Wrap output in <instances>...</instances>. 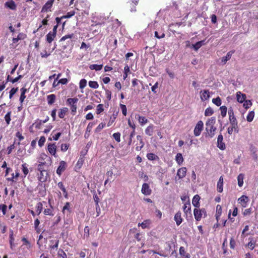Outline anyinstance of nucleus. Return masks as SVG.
Masks as SVG:
<instances>
[{
	"mask_svg": "<svg viewBox=\"0 0 258 258\" xmlns=\"http://www.w3.org/2000/svg\"><path fill=\"white\" fill-rule=\"evenodd\" d=\"M84 162V156H81L79 159H78L75 166V170L77 172H79L81 167H82Z\"/></svg>",
	"mask_w": 258,
	"mask_h": 258,
	"instance_id": "obj_16",
	"label": "nucleus"
},
{
	"mask_svg": "<svg viewBox=\"0 0 258 258\" xmlns=\"http://www.w3.org/2000/svg\"><path fill=\"white\" fill-rule=\"evenodd\" d=\"M151 224V220L148 219L144 220L142 223H139L138 224V226H141L143 229L149 228Z\"/></svg>",
	"mask_w": 258,
	"mask_h": 258,
	"instance_id": "obj_21",
	"label": "nucleus"
},
{
	"mask_svg": "<svg viewBox=\"0 0 258 258\" xmlns=\"http://www.w3.org/2000/svg\"><path fill=\"white\" fill-rule=\"evenodd\" d=\"M244 178V174L243 173H240L237 177V183L239 187H241L243 185V180Z\"/></svg>",
	"mask_w": 258,
	"mask_h": 258,
	"instance_id": "obj_23",
	"label": "nucleus"
},
{
	"mask_svg": "<svg viewBox=\"0 0 258 258\" xmlns=\"http://www.w3.org/2000/svg\"><path fill=\"white\" fill-rule=\"evenodd\" d=\"M19 176V173L18 171H16L15 174L14 173H13L12 174V177L8 178V180L14 181L15 179H16L17 177H18Z\"/></svg>",
	"mask_w": 258,
	"mask_h": 258,
	"instance_id": "obj_56",
	"label": "nucleus"
},
{
	"mask_svg": "<svg viewBox=\"0 0 258 258\" xmlns=\"http://www.w3.org/2000/svg\"><path fill=\"white\" fill-rule=\"evenodd\" d=\"M19 70L17 71V74L18 75V77L13 79L12 81V83L14 84L18 82L19 80L23 78V76L19 74Z\"/></svg>",
	"mask_w": 258,
	"mask_h": 258,
	"instance_id": "obj_60",
	"label": "nucleus"
},
{
	"mask_svg": "<svg viewBox=\"0 0 258 258\" xmlns=\"http://www.w3.org/2000/svg\"><path fill=\"white\" fill-rule=\"evenodd\" d=\"M236 97L237 101L240 103H243L246 99V95L240 91L236 93Z\"/></svg>",
	"mask_w": 258,
	"mask_h": 258,
	"instance_id": "obj_17",
	"label": "nucleus"
},
{
	"mask_svg": "<svg viewBox=\"0 0 258 258\" xmlns=\"http://www.w3.org/2000/svg\"><path fill=\"white\" fill-rule=\"evenodd\" d=\"M179 253L181 255L184 256L185 258H189V257H190L189 254L186 253L185 249L183 247H180Z\"/></svg>",
	"mask_w": 258,
	"mask_h": 258,
	"instance_id": "obj_39",
	"label": "nucleus"
},
{
	"mask_svg": "<svg viewBox=\"0 0 258 258\" xmlns=\"http://www.w3.org/2000/svg\"><path fill=\"white\" fill-rule=\"evenodd\" d=\"M120 108L121 109V111H122V114L124 115V116H126V114H127V109H126V106L124 104H120Z\"/></svg>",
	"mask_w": 258,
	"mask_h": 258,
	"instance_id": "obj_63",
	"label": "nucleus"
},
{
	"mask_svg": "<svg viewBox=\"0 0 258 258\" xmlns=\"http://www.w3.org/2000/svg\"><path fill=\"white\" fill-rule=\"evenodd\" d=\"M175 159L177 164L179 166L182 165L184 161L183 157L181 153H177Z\"/></svg>",
	"mask_w": 258,
	"mask_h": 258,
	"instance_id": "obj_24",
	"label": "nucleus"
},
{
	"mask_svg": "<svg viewBox=\"0 0 258 258\" xmlns=\"http://www.w3.org/2000/svg\"><path fill=\"white\" fill-rule=\"evenodd\" d=\"M229 116V120L230 122H237L236 117H235L233 109L232 107H230L228 111Z\"/></svg>",
	"mask_w": 258,
	"mask_h": 258,
	"instance_id": "obj_18",
	"label": "nucleus"
},
{
	"mask_svg": "<svg viewBox=\"0 0 258 258\" xmlns=\"http://www.w3.org/2000/svg\"><path fill=\"white\" fill-rule=\"evenodd\" d=\"M130 72V67L126 65L124 68L123 80H125Z\"/></svg>",
	"mask_w": 258,
	"mask_h": 258,
	"instance_id": "obj_45",
	"label": "nucleus"
},
{
	"mask_svg": "<svg viewBox=\"0 0 258 258\" xmlns=\"http://www.w3.org/2000/svg\"><path fill=\"white\" fill-rule=\"evenodd\" d=\"M11 112L9 111L5 116V121H6L7 124H10V121L11 120Z\"/></svg>",
	"mask_w": 258,
	"mask_h": 258,
	"instance_id": "obj_53",
	"label": "nucleus"
},
{
	"mask_svg": "<svg viewBox=\"0 0 258 258\" xmlns=\"http://www.w3.org/2000/svg\"><path fill=\"white\" fill-rule=\"evenodd\" d=\"M221 115L222 117H225L226 116L227 109L226 106H222L220 107Z\"/></svg>",
	"mask_w": 258,
	"mask_h": 258,
	"instance_id": "obj_38",
	"label": "nucleus"
},
{
	"mask_svg": "<svg viewBox=\"0 0 258 258\" xmlns=\"http://www.w3.org/2000/svg\"><path fill=\"white\" fill-rule=\"evenodd\" d=\"M147 157L150 160H154L156 159L157 156L153 153H149L147 155Z\"/></svg>",
	"mask_w": 258,
	"mask_h": 258,
	"instance_id": "obj_62",
	"label": "nucleus"
},
{
	"mask_svg": "<svg viewBox=\"0 0 258 258\" xmlns=\"http://www.w3.org/2000/svg\"><path fill=\"white\" fill-rule=\"evenodd\" d=\"M104 110L103 105L102 104H99L97 106L96 113L97 114H100Z\"/></svg>",
	"mask_w": 258,
	"mask_h": 258,
	"instance_id": "obj_51",
	"label": "nucleus"
},
{
	"mask_svg": "<svg viewBox=\"0 0 258 258\" xmlns=\"http://www.w3.org/2000/svg\"><path fill=\"white\" fill-rule=\"evenodd\" d=\"M75 6L77 10L85 12L89 9L90 4L86 1L77 0L75 4Z\"/></svg>",
	"mask_w": 258,
	"mask_h": 258,
	"instance_id": "obj_2",
	"label": "nucleus"
},
{
	"mask_svg": "<svg viewBox=\"0 0 258 258\" xmlns=\"http://www.w3.org/2000/svg\"><path fill=\"white\" fill-rule=\"evenodd\" d=\"M113 137L117 142H120V134L119 133H115L113 134Z\"/></svg>",
	"mask_w": 258,
	"mask_h": 258,
	"instance_id": "obj_58",
	"label": "nucleus"
},
{
	"mask_svg": "<svg viewBox=\"0 0 258 258\" xmlns=\"http://www.w3.org/2000/svg\"><path fill=\"white\" fill-rule=\"evenodd\" d=\"M74 35L73 33L66 35L61 38L59 41L60 42L64 41L66 40L69 39V40L68 41V42L69 44H70V42H71V39L74 37Z\"/></svg>",
	"mask_w": 258,
	"mask_h": 258,
	"instance_id": "obj_28",
	"label": "nucleus"
},
{
	"mask_svg": "<svg viewBox=\"0 0 258 258\" xmlns=\"http://www.w3.org/2000/svg\"><path fill=\"white\" fill-rule=\"evenodd\" d=\"M57 185H58V187L60 189H61L62 190V191H63V194L64 195V197L67 198L68 197L67 191L64 186H63L62 182H59L57 184Z\"/></svg>",
	"mask_w": 258,
	"mask_h": 258,
	"instance_id": "obj_37",
	"label": "nucleus"
},
{
	"mask_svg": "<svg viewBox=\"0 0 258 258\" xmlns=\"http://www.w3.org/2000/svg\"><path fill=\"white\" fill-rule=\"evenodd\" d=\"M89 86L90 88L97 89L99 87V85L96 81H90L89 82Z\"/></svg>",
	"mask_w": 258,
	"mask_h": 258,
	"instance_id": "obj_43",
	"label": "nucleus"
},
{
	"mask_svg": "<svg viewBox=\"0 0 258 258\" xmlns=\"http://www.w3.org/2000/svg\"><path fill=\"white\" fill-rule=\"evenodd\" d=\"M43 124L42 120H38L35 123L33 124V125L35 126V128H40V126Z\"/></svg>",
	"mask_w": 258,
	"mask_h": 258,
	"instance_id": "obj_61",
	"label": "nucleus"
},
{
	"mask_svg": "<svg viewBox=\"0 0 258 258\" xmlns=\"http://www.w3.org/2000/svg\"><path fill=\"white\" fill-rule=\"evenodd\" d=\"M204 40L197 42L195 44H192V46L195 50H198L202 45L204 44Z\"/></svg>",
	"mask_w": 258,
	"mask_h": 258,
	"instance_id": "obj_34",
	"label": "nucleus"
},
{
	"mask_svg": "<svg viewBox=\"0 0 258 258\" xmlns=\"http://www.w3.org/2000/svg\"><path fill=\"white\" fill-rule=\"evenodd\" d=\"M174 220L177 225H179L182 222V218H181V214L180 212H178L175 214L174 217Z\"/></svg>",
	"mask_w": 258,
	"mask_h": 258,
	"instance_id": "obj_20",
	"label": "nucleus"
},
{
	"mask_svg": "<svg viewBox=\"0 0 258 258\" xmlns=\"http://www.w3.org/2000/svg\"><path fill=\"white\" fill-rule=\"evenodd\" d=\"M58 255L62 258H67V254L62 249H59L57 252Z\"/></svg>",
	"mask_w": 258,
	"mask_h": 258,
	"instance_id": "obj_57",
	"label": "nucleus"
},
{
	"mask_svg": "<svg viewBox=\"0 0 258 258\" xmlns=\"http://www.w3.org/2000/svg\"><path fill=\"white\" fill-rule=\"evenodd\" d=\"M36 212L38 213V215L40 214L42 210V203H38L36 206Z\"/></svg>",
	"mask_w": 258,
	"mask_h": 258,
	"instance_id": "obj_54",
	"label": "nucleus"
},
{
	"mask_svg": "<svg viewBox=\"0 0 258 258\" xmlns=\"http://www.w3.org/2000/svg\"><path fill=\"white\" fill-rule=\"evenodd\" d=\"M87 85V80L85 79H82L80 80L79 83V87L81 89H83Z\"/></svg>",
	"mask_w": 258,
	"mask_h": 258,
	"instance_id": "obj_46",
	"label": "nucleus"
},
{
	"mask_svg": "<svg viewBox=\"0 0 258 258\" xmlns=\"http://www.w3.org/2000/svg\"><path fill=\"white\" fill-rule=\"evenodd\" d=\"M238 204L242 207L245 208L247 207L248 203L249 202V198L245 196L242 195L237 200Z\"/></svg>",
	"mask_w": 258,
	"mask_h": 258,
	"instance_id": "obj_8",
	"label": "nucleus"
},
{
	"mask_svg": "<svg viewBox=\"0 0 258 258\" xmlns=\"http://www.w3.org/2000/svg\"><path fill=\"white\" fill-rule=\"evenodd\" d=\"M222 214V207L220 205H218L216 206V219L217 221L218 222L220 216Z\"/></svg>",
	"mask_w": 258,
	"mask_h": 258,
	"instance_id": "obj_26",
	"label": "nucleus"
},
{
	"mask_svg": "<svg viewBox=\"0 0 258 258\" xmlns=\"http://www.w3.org/2000/svg\"><path fill=\"white\" fill-rule=\"evenodd\" d=\"M216 119L214 117L209 118L206 122V131L207 133V136L212 138L215 136L216 127L214 126Z\"/></svg>",
	"mask_w": 258,
	"mask_h": 258,
	"instance_id": "obj_1",
	"label": "nucleus"
},
{
	"mask_svg": "<svg viewBox=\"0 0 258 258\" xmlns=\"http://www.w3.org/2000/svg\"><path fill=\"white\" fill-rule=\"evenodd\" d=\"M75 14V12L74 11H70L68 12L66 15L62 16L61 18L63 19H68L72 17Z\"/></svg>",
	"mask_w": 258,
	"mask_h": 258,
	"instance_id": "obj_50",
	"label": "nucleus"
},
{
	"mask_svg": "<svg viewBox=\"0 0 258 258\" xmlns=\"http://www.w3.org/2000/svg\"><path fill=\"white\" fill-rule=\"evenodd\" d=\"M136 118L138 119L141 125L143 126L148 122V119L145 117L142 116L139 114L136 115Z\"/></svg>",
	"mask_w": 258,
	"mask_h": 258,
	"instance_id": "obj_19",
	"label": "nucleus"
},
{
	"mask_svg": "<svg viewBox=\"0 0 258 258\" xmlns=\"http://www.w3.org/2000/svg\"><path fill=\"white\" fill-rule=\"evenodd\" d=\"M22 170L24 174V176H26L29 172V170L28 169L26 163H24L22 165Z\"/></svg>",
	"mask_w": 258,
	"mask_h": 258,
	"instance_id": "obj_48",
	"label": "nucleus"
},
{
	"mask_svg": "<svg viewBox=\"0 0 258 258\" xmlns=\"http://www.w3.org/2000/svg\"><path fill=\"white\" fill-rule=\"evenodd\" d=\"M232 53V51H229L226 54V56L221 58V62L222 64H225L226 62L231 58Z\"/></svg>",
	"mask_w": 258,
	"mask_h": 258,
	"instance_id": "obj_27",
	"label": "nucleus"
},
{
	"mask_svg": "<svg viewBox=\"0 0 258 258\" xmlns=\"http://www.w3.org/2000/svg\"><path fill=\"white\" fill-rule=\"evenodd\" d=\"M141 192L143 195L145 196H149L151 194L152 190L148 183H144L143 184Z\"/></svg>",
	"mask_w": 258,
	"mask_h": 258,
	"instance_id": "obj_10",
	"label": "nucleus"
},
{
	"mask_svg": "<svg viewBox=\"0 0 258 258\" xmlns=\"http://www.w3.org/2000/svg\"><path fill=\"white\" fill-rule=\"evenodd\" d=\"M223 136L221 134L219 135L217 138V147L221 150H224L225 149V144L223 142Z\"/></svg>",
	"mask_w": 258,
	"mask_h": 258,
	"instance_id": "obj_14",
	"label": "nucleus"
},
{
	"mask_svg": "<svg viewBox=\"0 0 258 258\" xmlns=\"http://www.w3.org/2000/svg\"><path fill=\"white\" fill-rule=\"evenodd\" d=\"M47 149L51 155L56 157V146L55 144H49L47 146Z\"/></svg>",
	"mask_w": 258,
	"mask_h": 258,
	"instance_id": "obj_15",
	"label": "nucleus"
},
{
	"mask_svg": "<svg viewBox=\"0 0 258 258\" xmlns=\"http://www.w3.org/2000/svg\"><path fill=\"white\" fill-rule=\"evenodd\" d=\"M243 105L245 108L247 109V108H249L252 105V103L250 100H245L243 102Z\"/></svg>",
	"mask_w": 258,
	"mask_h": 258,
	"instance_id": "obj_55",
	"label": "nucleus"
},
{
	"mask_svg": "<svg viewBox=\"0 0 258 258\" xmlns=\"http://www.w3.org/2000/svg\"><path fill=\"white\" fill-rule=\"evenodd\" d=\"M55 95L54 94L48 95L47 97L48 104H52V103H53L55 100Z\"/></svg>",
	"mask_w": 258,
	"mask_h": 258,
	"instance_id": "obj_35",
	"label": "nucleus"
},
{
	"mask_svg": "<svg viewBox=\"0 0 258 258\" xmlns=\"http://www.w3.org/2000/svg\"><path fill=\"white\" fill-rule=\"evenodd\" d=\"M200 200V197L199 195H195L192 200V204L196 208H199L200 207L199 201Z\"/></svg>",
	"mask_w": 258,
	"mask_h": 258,
	"instance_id": "obj_25",
	"label": "nucleus"
},
{
	"mask_svg": "<svg viewBox=\"0 0 258 258\" xmlns=\"http://www.w3.org/2000/svg\"><path fill=\"white\" fill-rule=\"evenodd\" d=\"M18 88H13L11 89L9 92V98L10 99H12L13 95L16 93V92L18 91Z\"/></svg>",
	"mask_w": 258,
	"mask_h": 258,
	"instance_id": "obj_52",
	"label": "nucleus"
},
{
	"mask_svg": "<svg viewBox=\"0 0 258 258\" xmlns=\"http://www.w3.org/2000/svg\"><path fill=\"white\" fill-rule=\"evenodd\" d=\"M212 102L217 106H220L221 104V100L219 97L212 99Z\"/></svg>",
	"mask_w": 258,
	"mask_h": 258,
	"instance_id": "obj_47",
	"label": "nucleus"
},
{
	"mask_svg": "<svg viewBox=\"0 0 258 258\" xmlns=\"http://www.w3.org/2000/svg\"><path fill=\"white\" fill-rule=\"evenodd\" d=\"M78 101V99L76 98H69L67 99V103L70 106L76 104Z\"/></svg>",
	"mask_w": 258,
	"mask_h": 258,
	"instance_id": "obj_40",
	"label": "nucleus"
},
{
	"mask_svg": "<svg viewBox=\"0 0 258 258\" xmlns=\"http://www.w3.org/2000/svg\"><path fill=\"white\" fill-rule=\"evenodd\" d=\"M187 172V169L185 167L179 168L177 171L176 176L178 179H182L185 177Z\"/></svg>",
	"mask_w": 258,
	"mask_h": 258,
	"instance_id": "obj_12",
	"label": "nucleus"
},
{
	"mask_svg": "<svg viewBox=\"0 0 258 258\" xmlns=\"http://www.w3.org/2000/svg\"><path fill=\"white\" fill-rule=\"evenodd\" d=\"M5 6L12 10H14L16 9V5L15 2L12 0L7 2L5 3Z\"/></svg>",
	"mask_w": 258,
	"mask_h": 258,
	"instance_id": "obj_22",
	"label": "nucleus"
},
{
	"mask_svg": "<svg viewBox=\"0 0 258 258\" xmlns=\"http://www.w3.org/2000/svg\"><path fill=\"white\" fill-rule=\"evenodd\" d=\"M67 167V163L64 161H61L59 162V165L56 170V173L59 175H61L62 173L66 170Z\"/></svg>",
	"mask_w": 258,
	"mask_h": 258,
	"instance_id": "obj_13",
	"label": "nucleus"
},
{
	"mask_svg": "<svg viewBox=\"0 0 258 258\" xmlns=\"http://www.w3.org/2000/svg\"><path fill=\"white\" fill-rule=\"evenodd\" d=\"M204 128V123L202 120L199 121L196 124L194 130V134L196 137L199 136Z\"/></svg>",
	"mask_w": 258,
	"mask_h": 258,
	"instance_id": "obj_5",
	"label": "nucleus"
},
{
	"mask_svg": "<svg viewBox=\"0 0 258 258\" xmlns=\"http://www.w3.org/2000/svg\"><path fill=\"white\" fill-rule=\"evenodd\" d=\"M57 26L55 25L53 27L52 31L49 32L46 35V41L50 43L54 40L56 35Z\"/></svg>",
	"mask_w": 258,
	"mask_h": 258,
	"instance_id": "obj_7",
	"label": "nucleus"
},
{
	"mask_svg": "<svg viewBox=\"0 0 258 258\" xmlns=\"http://www.w3.org/2000/svg\"><path fill=\"white\" fill-rule=\"evenodd\" d=\"M137 139L140 142V146H137L136 148V150L139 151H140L141 150V149L143 148L144 144L142 140V138L141 136H139V135L137 136Z\"/></svg>",
	"mask_w": 258,
	"mask_h": 258,
	"instance_id": "obj_32",
	"label": "nucleus"
},
{
	"mask_svg": "<svg viewBox=\"0 0 258 258\" xmlns=\"http://www.w3.org/2000/svg\"><path fill=\"white\" fill-rule=\"evenodd\" d=\"M44 214L45 215L53 216L54 215L53 210L52 209H46L44 211Z\"/></svg>",
	"mask_w": 258,
	"mask_h": 258,
	"instance_id": "obj_59",
	"label": "nucleus"
},
{
	"mask_svg": "<svg viewBox=\"0 0 258 258\" xmlns=\"http://www.w3.org/2000/svg\"><path fill=\"white\" fill-rule=\"evenodd\" d=\"M25 35L22 33H20L17 38H14L13 39V42L14 43H17L19 40L23 39L25 38Z\"/></svg>",
	"mask_w": 258,
	"mask_h": 258,
	"instance_id": "obj_49",
	"label": "nucleus"
},
{
	"mask_svg": "<svg viewBox=\"0 0 258 258\" xmlns=\"http://www.w3.org/2000/svg\"><path fill=\"white\" fill-rule=\"evenodd\" d=\"M254 116V112L253 111H251L249 112L248 113L247 116H246V119L247 121L251 122L252 121L253 118Z\"/></svg>",
	"mask_w": 258,
	"mask_h": 258,
	"instance_id": "obj_41",
	"label": "nucleus"
},
{
	"mask_svg": "<svg viewBox=\"0 0 258 258\" xmlns=\"http://www.w3.org/2000/svg\"><path fill=\"white\" fill-rule=\"evenodd\" d=\"M154 126L152 124L149 125L145 130L146 135L151 136L153 134Z\"/></svg>",
	"mask_w": 258,
	"mask_h": 258,
	"instance_id": "obj_30",
	"label": "nucleus"
},
{
	"mask_svg": "<svg viewBox=\"0 0 258 258\" xmlns=\"http://www.w3.org/2000/svg\"><path fill=\"white\" fill-rule=\"evenodd\" d=\"M210 92L208 90H202L200 92V99L202 102H207L210 98Z\"/></svg>",
	"mask_w": 258,
	"mask_h": 258,
	"instance_id": "obj_6",
	"label": "nucleus"
},
{
	"mask_svg": "<svg viewBox=\"0 0 258 258\" xmlns=\"http://www.w3.org/2000/svg\"><path fill=\"white\" fill-rule=\"evenodd\" d=\"M183 209L184 212L186 214H187L188 212H190V204L189 202L188 201L187 203L184 204Z\"/></svg>",
	"mask_w": 258,
	"mask_h": 258,
	"instance_id": "obj_36",
	"label": "nucleus"
},
{
	"mask_svg": "<svg viewBox=\"0 0 258 258\" xmlns=\"http://www.w3.org/2000/svg\"><path fill=\"white\" fill-rule=\"evenodd\" d=\"M195 218L197 221H200L203 217L206 216V211L205 209H195L194 210Z\"/></svg>",
	"mask_w": 258,
	"mask_h": 258,
	"instance_id": "obj_4",
	"label": "nucleus"
},
{
	"mask_svg": "<svg viewBox=\"0 0 258 258\" xmlns=\"http://www.w3.org/2000/svg\"><path fill=\"white\" fill-rule=\"evenodd\" d=\"M22 240L24 242L23 245H25L27 249H30L32 247L31 243L26 238L23 237Z\"/></svg>",
	"mask_w": 258,
	"mask_h": 258,
	"instance_id": "obj_42",
	"label": "nucleus"
},
{
	"mask_svg": "<svg viewBox=\"0 0 258 258\" xmlns=\"http://www.w3.org/2000/svg\"><path fill=\"white\" fill-rule=\"evenodd\" d=\"M214 113L213 109L211 107H208L205 111V115L209 116L212 115Z\"/></svg>",
	"mask_w": 258,
	"mask_h": 258,
	"instance_id": "obj_44",
	"label": "nucleus"
},
{
	"mask_svg": "<svg viewBox=\"0 0 258 258\" xmlns=\"http://www.w3.org/2000/svg\"><path fill=\"white\" fill-rule=\"evenodd\" d=\"M230 126L227 128V133L231 135L233 132L237 133L238 132V127L237 122H230Z\"/></svg>",
	"mask_w": 258,
	"mask_h": 258,
	"instance_id": "obj_9",
	"label": "nucleus"
},
{
	"mask_svg": "<svg viewBox=\"0 0 258 258\" xmlns=\"http://www.w3.org/2000/svg\"><path fill=\"white\" fill-rule=\"evenodd\" d=\"M38 169L39 171V173L37 174L38 180L41 182H45L47 179L48 175L47 171L43 169L40 164L39 165Z\"/></svg>",
	"mask_w": 258,
	"mask_h": 258,
	"instance_id": "obj_3",
	"label": "nucleus"
},
{
	"mask_svg": "<svg viewBox=\"0 0 258 258\" xmlns=\"http://www.w3.org/2000/svg\"><path fill=\"white\" fill-rule=\"evenodd\" d=\"M102 68V64H93L89 66V68L90 70H95L96 71L101 70Z\"/></svg>",
	"mask_w": 258,
	"mask_h": 258,
	"instance_id": "obj_31",
	"label": "nucleus"
},
{
	"mask_svg": "<svg viewBox=\"0 0 258 258\" xmlns=\"http://www.w3.org/2000/svg\"><path fill=\"white\" fill-rule=\"evenodd\" d=\"M26 91H27V89L25 88H22L21 89V94L19 100H20V102L21 104H22L23 103L25 99L26 98L25 94H26Z\"/></svg>",
	"mask_w": 258,
	"mask_h": 258,
	"instance_id": "obj_29",
	"label": "nucleus"
},
{
	"mask_svg": "<svg viewBox=\"0 0 258 258\" xmlns=\"http://www.w3.org/2000/svg\"><path fill=\"white\" fill-rule=\"evenodd\" d=\"M68 111V109L67 107H63L60 109V111L58 113V116L60 118H63L66 113Z\"/></svg>",
	"mask_w": 258,
	"mask_h": 258,
	"instance_id": "obj_33",
	"label": "nucleus"
},
{
	"mask_svg": "<svg viewBox=\"0 0 258 258\" xmlns=\"http://www.w3.org/2000/svg\"><path fill=\"white\" fill-rule=\"evenodd\" d=\"M55 0H48L45 5L43 6L41 12H47L51 11V8Z\"/></svg>",
	"mask_w": 258,
	"mask_h": 258,
	"instance_id": "obj_11",
	"label": "nucleus"
},
{
	"mask_svg": "<svg viewBox=\"0 0 258 258\" xmlns=\"http://www.w3.org/2000/svg\"><path fill=\"white\" fill-rule=\"evenodd\" d=\"M105 126V124L104 123H100L98 126L95 129L96 132H99L102 129H103Z\"/></svg>",
	"mask_w": 258,
	"mask_h": 258,
	"instance_id": "obj_64",
	"label": "nucleus"
}]
</instances>
